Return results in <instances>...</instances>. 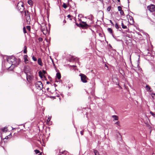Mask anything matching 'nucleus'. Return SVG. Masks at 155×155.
Segmentation results:
<instances>
[{
	"label": "nucleus",
	"instance_id": "obj_55",
	"mask_svg": "<svg viewBox=\"0 0 155 155\" xmlns=\"http://www.w3.org/2000/svg\"><path fill=\"white\" fill-rule=\"evenodd\" d=\"M49 89V88H47V91H48Z\"/></svg>",
	"mask_w": 155,
	"mask_h": 155
},
{
	"label": "nucleus",
	"instance_id": "obj_19",
	"mask_svg": "<svg viewBox=\"0 0 155 155\" xmlns=\"http://www.w3.org/2000/svg\"><path fill=\"white\" fill-rule=\"evenodd\" d=\"M146 90L147 91H150V87L148 85H146Z\"/></svg>",
	"mask_w": 155,
	"mask_h": 155
},
{
	"label": "nucleus",
	"instance_id": "obj_28",
	"mask_svg": "<svg viewBox=\"0 0 155 155\" xmlns=\"http://www.w3.org/2000/svg\"><path fill=\"white\" fill-rule=\"evenodd\" d=\"M39 75L41 78H42L43 75L42 72L41 71H39L38 72Z\"/></svg>",
	"mask_w": 155,
	"mask_h": 155
},
{
	"label": "nucleus",
	"instance_id": "obj_9",
	"mask_svg": "<svg viewBox=\"0 0 155 155\" xmlns=\"http://www.w3.org/2000/svg\"><path fill=\"white\" fill-rule=\"evenodd\" d=\"M24 14L25 16L26 17V19L27 20H28L30 19V15L28 11H26L25 10H24L22 12V14Z\"/></svg>",
	"mask_w": 155,
	"mask_h": 155
},
{
	"label": "nucleus",
	"instance_id": "obj_20",
	"mask_svg": "<svg viewBox=\"0 0 155 155\" xmlns=\"http://www.w3.org/2000/svg\"><path fill=\"white\" fill-rule=\"evenodd\" d=\"M24 50L23 52L25 54H26L27 52V47L26 46H25L24 47Z\"/></svg>",
	"mask_w": 155,
	"mask_h": 155
},
{
	"label": "nucleus",
	"instance_id": "obj_22",
	"mask_svg": "<svg viewBox=\"0 0 155 155\" xmlns=\"http://www.w3.org/2000/svg\"><path fill=\"white\" fill-rule=\"evenodd\" d=\"M108 31L110 34H112L113 33V31L111 28H108L107 29Z\"/></svg>",
	"mask_w": 155,
	"mask_h": 155
},
{
	"label": "nucleus",
	"instance_id": "obj_41",
	"mask_svg": "<svg viewBox=\"0 0 155 155\" xmlns=\"http://www.w3.org/2000/svg\"><path fill=\"white\" fill-rule=\"evenodd\" d=\"M151 95L152 97L154 98V97L153 96V95L155 96V94L154 93H152L151 94Z\"/></svg>",
	"mask_w": 155,
	"mask_h": 155
},
{
	"label": "nucleus",
	"instance_id": "obj_38",
	"mask_svg": "<svg viewBox=\"0 0 155 155\" xmlns=\"http://www.w3.org/2000/svg\"><path fill=\"white\" fill-rule=\"evenodd\" d=\"M150 114L153 116V117H155V114L152 112L151 111L150 112Z\"/></svg>",
	"mask_w": 155,
	"mask_h": 155
},
{
	"label": "nucleus",
	"instance_id": "obj_32",
	"mask_svg": "<svg viewBox=\"0 0 155 155\" xmlns=\"http://www.w3.org/2000/svg\"><path fill=\"white\" fill-rule=\"evenodd\" d=\"M32 58L34 61H36L37 60V58L34 56L32 57Z\"/></svg>",
	"mask_w": 155,
	"mask_h": 155
},
{
	"label": "nucleus",
	"instance_id": "obj_5",
	"mask_svg": "<svg viewBox=\"0 0 155 155\" xmlns=\"http://www.w3.org/2000/svg\"><path fill=\"white\" fill-rule=\"evenodd\" d=\"M36 88L39 90H41L43 88V85L41 81L36 82L35 84Z\"/></svg>",
	"mask_w": 155,
	"mask_h": 155
},
{
	"label": "nucleus",
	"instance_id": "obj_54",
	"mask_svg": "<svg viewBox=\"0 0 155 155\" xmlns=\"http://www.w3.org/2000/svg\"><path fill=\"white\" fill-rule=\"evenodd\" d=\"M76 25H77V26H79V24H78V23H76Z\"/></svg>",
	"mask_w": 155,
	"mask_h": 155
},
{
	"label": "nucleus",
	"instance_id": "obj_29",
	"mask_svg": "<svg viewBox=\"0 0 155 155\" xmlns=\"http://www.w3.org/2000/svg\"><path fill=\"white\" fill-rule=\"evenodd\" d=\"M63 7L65 9L67 7L66 4L65 3H63Z\"/></svg>",
	"mask_w": 155,
	"mask_h": 155
},
{
	"label": "nucleus",
	"instance_id": "obj_48",
	"mask_svg": "<svg viewBox=\"0 0 155 155\" xmlns=\"http://www.w3.org/2000/svg\"><path fill=\"white\" fill-rule=\"evenodd\" d=\"M50 120V119L49 118H48L47 120V121H49Z\"/></svg>",
	"mask_w": 155,
	"mask_h": 155
},
{
	"label": "nucleus",
	"instance_id": "obj_23",
	"mask_svg": "<svg viewBox=\"0 0 155 155\" xmlns=\"http://www.w3.org/2000/svg\"><path fill=\"white\" fill-rule=\"evenodd\" d=\"M27 57V56L26 55L25 57L24 58V61L26 64L28 63L27 61H28V60Z\"/></svg>",
	"mask_w": 155,
	"mask_h": 155
},
{
	"label": "nucleus",
	"instance_id": "obj_12",
	"mask_svg": "<svg viewBox=\"0 0 155 155\" xmlns=\"http://www.w3.org/2000/svg\"><path fill=\"white\" fill-rule=\"evenodd\" d=\"M41 30L44 34H45L47 33V28L45 25H44V26L41 25Z\"/></svg>",
	"mask_w": 155,
	"mask_h": 155
},
{
	"label": "nucleus",
	"instance_id": "obj_10",
	"mask_svg": "<svg viewBox=\"0 0 155 155\" xmlns=\"http://www.w3.org/2000/svg\"><path fill=\"white\" fill-rule=\"evenodd\" d=\"M26 78L28 82H30L33 79V76L32 74H26Z\"/></svg>",
	"mask_w": 155,
	"mask_h": 155
},
{
	"label": "nucleus",
	"instance_id": "obj_46",
	"mask_svg": "<svg viewBox=\"0 0 155 155\" xmlns=\"http://www.w3.org/2000/svg\"><path fill=\"white\" fill-rule=\"evenodd\" d=\"M67 17L68 18H70L71 17V15H68Z\"/></svg>",
	"mask_w": 155,
	"mask_h": 155
},
{
	"label": "nucleus",
	"instance_id": "obj_4",
	"mask_svg": "<svg viewBox=\"0 0 155 155\" xmlns=\"http://www.w3.org/2000/svg\"><path fill=\"white\" fill-rule=\"evenodd\" d=\"M24 72L26 74H32V71L30 67L28 65H25L24 67Z\"/></svg>",
	"mask_w": 155,
	"mask_h": 155
},
{
	"label": "nucleus",
	"instance_id": "obj_6",
	"mask_svg": "<svg viewBox=\"0 0 155 155\" xmlns=\"http://www.w3.org/2000/svg\"><path fill=\"white\" fill-rule=\"evenodd\" d=\"M79 76L81 77V81L84 83H86L87 82V77L84 74H79Z\"/></svg>",
	"mask_w": 155,
	"mask_h": 155
},
{
	"label": "nucleus",
	"instance_id": "obj_30",
	"mask_svg": "<svg viewBox=\"0 0 155 155\" xmlns=\"http://www.w3.org/2000/svg\"><path fill=\"white\" fill-rule=\"evenodd\" d=\"M27 29L29 31H30L31 30V27L30 26H26Z\"/></svg>",
	"mask_w": 155,
	"mask_h": 155
},
{
	"label": "nucleus",
	"instance_id": "obj_57",
	"mask_svg": "<svg viewBox=\"0 0 155 155\" xmlns=\"http://www.w3.org/2000/svg\"><path fill=\"white\" fill-rule=\"evenodd\" d=\"M154 153H152V155H154Z\"/></svg>",
	"mask_w": 155,
	"mask_h": 155
},
{
	"label": "nucleus",
	"instance_id": "obj_37",
	"mask_svg": "<svg viewBox=\"0 0 155 155\" xmlns=\"http://www.w3.org/2000/svg\"><path fill=\"white\" fill-rule=\"evenodd\" d=\"M38 41L40 42H41L43 40V39L42 38H38Z\"/></svg>",
	"mask_w": 155,
	"mask_h": 155
},
{
	"label": "nucleus",
	"instance_id": "obj_2",
	"mask_svg": "<svg viewBox=\"0 0 155 155\" xmlns=\"http://www.w3.org/2000/svg\"><path fill=\"white\" fill-rule=\"evenodd\" d=\"M0 132L2 135L6 133H7V136H12V133L8 130L7 127H5L4 128L0 129Z\"/></svg>",
	"mask_w": 155,
	"mask_h": 155
},
{
	"label": "nucleus",
	"instance_id": "obj_25",
	"mask_svg": "<svg viewBox=\"0 0 155 155\" xmlns=\"http://www.w3.org/2000/svg\"><path fill=\"white\" fill-rule=\"evenodd\" d=\"M41 138H42V140L43 142H45V140H44V136H41ZM48 137H49V136H48V137H47L46 139V141L48 140Z\"/></svg>",
	"mask_w": 155,
	"mask_h": 155
},
{
	"label": "nucleus",
	"instance_id": "obj_33",
	"mask_svg": "<svg viewBox=\"0 0 155 155\" xmlns=\"http://www.w3.org/2000/svg\"><path fill=\"white\" fill-rule=\"evenodd\" d=\"M111 9V7L110 6H108L107 8V10L108 11H109Z\"/></svg>",
	"mask_w": 155,
	"mask_h": 155
},
{
	"label": "nucleus",
	"instance_id": "obj_35",
	"mask_svg": "<svg viewBox=\"0 0 155 155\" xmlns=\"http://www.w3.org/2000/svg\"><path fill=\"white\" fill-rule=\"evenodd\" d=\"M115 124L117 125L118 126H120V122L119 121H117V122H116L115 123Z\"/></svg>",
	"mask_w": 155,
	"mask_h": 155
},
{
	"label": "nucleus",
	"instance_id": "obj_31",
	"mask_svg": "<svg viewBox=\"0 0 155 155\" xmlns=\"http://www.w3.org/2000/svg\"><path fill=\"white\" fill-rule=\"evenodd\" d=\"M114 38L117 41H122V40L119 39L117 38Z\"/></svg>",
	"mask_w": 155,
	"mask_h": 155
},
{
	"label": "nucleus",
	"instance_id": "obj_21",
	"mask_svg": "<svg viewBox=\"0 0 155 155\" xmlns=\"http://www.w3.org/2000/svg\"><path fill=\"white\" fill-rule=\"evenodd\" d=\"M121 25H122V28H123V29H126L127 28V27L126 26V25H124V24L123 23V21H122V23H121Z\"/></svg>",
	"mask_w": 155,
	"mask_h": 155
},
{
	"label": "nucleus",
	"instance_id": "obj_43",
	"mask_svg": "<svg viewBox=\"0 0 155 155\" xmlns=\"http://www.w3.org/2000/svg\"><path fill=\"white\" fill-rule=\"evenodd\" d=\"M109 21H110V23L113 25H114V23H113V22H112V21L111 20H109Z\"/></svg>",
	"mask_w": 155,
	"mask_h": 155
},
{
	"label": "nucleus",
	"instance_id": "obj_40",
	"mask_svg": "<svg viewBox=\"0 0 155 155\" xmlns=\"http://www.w3.org/2000/svg\"><path fill=\"white\" fill-rule=\"evenodd\" d=\"M120 12V14L121 15H123L124 14V12L123 10L121 11Z\"/></svg>",
	"mask_w": 155,
	"mask_h": 155
},
{
	"label": "nucleus",
	"instance_id": "obj_51",
	"mask_svg": "<svg viewBox=\"0 0 155 155\" xmlns=\"http://www.w3.org/2000/svg\"><path fill=\"white\" fill-rule=\"evenodd\" d=\"M46 83H47V84H48L50 83V82L49 81H47Z\"/></svg>",
	"mask_w": 155,
	"mask_h": 155
},
{
	"label": "nucleus",
	"instance_id": "obj_36",
	"mask_svg": "<svg viewBox=\"0 0 155 155\" xmlns=\"http://www.w3.org/2000/svg\"><path fill=\"white\" fill-rule=\"evenodd\" d=\"M118 11H120L122 10L121 7L120 6H118Z\"/></svg>",
	"mask_w": 155,
	"mask_h": 155
},
{
	"label": "nucleus",
	"instance_id": "obj_1",
	"mask_svg": "<svg viewBox=\"0 0 155 155\" xmlns=\"http://www.w3.org/2000/svg\"><path fill=\"white\" fill-rule=\"evenodd\" d=\"M4 61H2V65H4L9 70L12 71L14 68L17 67L21 62L19 59L16 58L15 56H5L4 57Z\"/></svg>",
	"mask_w": 155,
	"mask_h": 155
},
{
	"label": "nucleus",
	"instance_id": "obj_7",
	"mask_svg": "<svg viewBox=\"0 0 155 155\" xmlns=\"http://www.w3.org/2000/svg\"><path fill=\"white\" fill-rule=\"evenodd\" d=\"M79 20L81 21V23L79 24L81 27L83 28H87L89 27V25L86 23V22L81 21V19H79Z\"/></svg>",
	"mask_w": 155,
	"mask_h": 155
},
{
	"label": "nucleus",
	"instance_id": "obj_42",
	"mask_svg": "<svg viewBox=\"0 0 155 155\" xmlns=\"http://www.w3.org/2000/svg\"><path fill=\"white\" fill-rule=\"evenodd\" d=\"M83 15H82V14H80V15H78V17H80L81 18V17H83Z\"/></svg>",
	"mask_w": 155,
	"mask_h": 155
},
{
	"label": "nucleus",
	"instance_id": "obj_59",
	"mask_svg": "<svg viewBox=\"0 0 155 155\" xmlns=\"http://www.w3.org/2000/svg\"><path fill=\"white\" fill-rule=\"evenodd\" d=\"M100 1H102V0H99Z\"/></svg>",
	"mask_w": 155,
	"mask_h": 155
},
{
	"label": "nucleus",
	"instance_id": "obj_52",
	"mask_svg": "<svg viewBox=\"0 0 155 155\" xmlns=\"http://www.w3.org/2000/svg\"><path fill=\"white\" fill-rule=\"evenodd\" d=\"M51 97H53L54 98H55V97L54 96H51Z\"/></svg>",
	"mask_w": 155,
	"mask_h": 155
},
{
	"label": "nucleus",
	"instance_id": "obj_16",
	"mask_svg": "<svg viewBox=\"0 0 155 155\" xmlns=\"http://www.w3.org/2000/svg\"><path fill=\"white\" fill-rule=\"evenodd\" d=\"M112 117L114 119V120H117L118 119V116L115 115H114L112 116Z\"/></svg>",
	"mask_w": 155,
	"mask_h": 155
},
{
	"label": "nucleus",
	"instance_id": "obj_47",
	"mask_svg": "<svg viewBox=\"0 0 155 155\" xmlns=\"http://www.w3.org/2000/svg\"><path fill=\"white\" fill-rule=\"evenodd\" d=\"M83 131H81V135H83Z\"/></svg>",
	"mask_w": 155,
	"mask_h": 155
},
{
	"label": "nucleus",
	"instance_id": "obj_27",
	"mask_svg": "<svg viewBox=\"0 0 155 155\" xmlns=\"http://www.w3.org/2000/svg\"><path fill=\"white\" fill-rule=\"evenodd\" d=\"M34 151L36 154H37L40 153V151L37 149L35 150Z\"/></svg>",
	"mask_w": 155,
	"mask_h": 155
},
{
	"label": "nucleus",
	"instance_id": "obj_39",
	"mask_svg": "<svg viewBox=\"0 0 155 155\" xmlns=\"http://www.w3.org/2000/svg\"><path fill=\"white\" fill-rule=\"evenodd\" d=\"M50 58L51 59V61H52V63H53V66H54L55 67V64H54V61H53V60L52 59V58H51V57H50Z\"/></svg>",
	"mask_w": 155,
	"mask_h": 155
},
{
	"label": "nucleus",
	"instance_id": "obj_26",
	"mask_svg": "<svg viewBox=\"0 0 155 155\" xmlns=\"http://www.w3.org/2000/svg\"><path fill=\"white\" fill-rule=\"evenodd\" d=\"M115 27L117 29H118L120 28V26L118 25V24L117 23H116L115 25Z\"/></svg>",
	"mask_w": 155,
	"mask_h": 155
},
{
	"label": "nucleus",
	"instance_id": "obj_60",
	"mask_svg": "<svg viewBox=\"0 0 155 155\" xmlns=\"http://www.w3.org/2000/svg\"><path fill=\"white\" fill-rule=\"evenodd\" d=\"M59 155H62L61 154H59Z\"/></svg>",
	"mask_w": 155,
	"mask_h": 155
},
{
	"label": "nucleus",
	"instance_id": "obj_49",
	"mask_svg": "<svg viewBox=\"0 0 155 155\" xmlns=\"http://www.w3.org/2000/svg\"><path fill=\"white\" fill-rule=\"evenodd\" d=\"M63 23H66V21H65V20H64V21H63Z\"/></svg>",
	"mask_w": 155,
	"mask_h": 155
},
{
	"label": "nucleus",
	"instance_id": "obj_3",
	"mask_svg": "<svg viewBox=\"0 0 155 155\" xmlns=\"http://www.w3.org/2000/svg\"><path fill=\"white\" fill-rule=\"evenodd\" d=\"M17 8V9L20 13L22 14V12L24 11V7L23 3L22 2H20L18 3Z\"/></svg>",
	"mask_w": 155,
	"mask_h": 155
},
{
	"label": "nucleus",
	"instance_id": "obj_53",
	"mask_svg": "<svg viewBox=\"0 0 155 155\" xmlns=\"http://www.w3.org/2000/svg\"><path fill=\"white\" fill-rule=\"evenodd\" d=\"M38 155H42L41 153H40Z\"/></svg>",
	"mask_w": 155,
	"mask_h": 155
},
{
	"label": "nucleus",
	"instance_id": "obj_8",
	"mask_svg": "<svg viewBox=\"0 0 155 155\" xmlns=\"http://www.w3.org/2000/svg\"><path fill=\"white\" fill-rule=\"evenodd\" d=\"M147 8L150 12H153L155 10V5L151 4L150 5L148 6Z\"/></svg>",
	"mask_w": 155,
	"mask_h": 155
},
{
	"label": "nucleus",
	"instance_id": "obj_50",
	"mask_svg": "<svg viewBox=\"0 0 155 155\" xmlns=\"http://www.w3.org/2000/svg\"><path fill=\"white\" fill-rule=\"evenodd\" d=\"M81 1H84V2H87V0H80Z\"/></svg>",
	"mask_w": 155,
	"mask_h": 155
},
{
	"label": "nucleus",
	"instance_id": "obj_18",
	"mask_svg": "<svg viewBox=\"0 0 155 155\" xmlns=\"http://www.w3.org/2000/svg\"><path fill=\"white\" fill-rule=\"evenodd\" d=\"M56 77L58 79H60L61 78V75L60 73H57L56 74Z\"/></svg>",
	"mask_w": 155,
	"mask_h": 155
},
{
	"label": "nucleus",
	"instance_id": "obj_17",
	"mask_svg": "<svg viewBox=\"0 0 155 155\" xmlns=\"http://www.w3.org/2000/svg\"><path fill=\"white\" fill-rule=\"evenodd\" d=\"M94 152L95 155H99V153L98 151L96 150H94Z\"/></svg>",
	"mask_w": 155,
	"mask_h": 155
},
{
	"label": "nucleus",
	"instance_id": "obj_45",
	"mask_svg": "<svg viewBox=\"0 0 155 155\" xmlns=\"http://www.w3.org/2000/svg\"><path fill=\"white\" fill-rule=\"evenodd\" d=\"M42 72L44 74H45L46 73V71H45V70H43L42 71Z\"/></svg>",
	"mask_w": 155,
	"mask_h": 155
},
{
	"label": "nucleus",
	"instance_id": "obj_11",
	"mask_svg": "<svg viewBox=\"0 0 155 155\" xmlns=\"http://www.w3.org/2000/svg\"><path fill=\"white\" fill-rule=\"evenodd\" d=\"M0 138L1 139V144H2L3 142H4V143H6L7 142V140L9 138L8 136H6L5 138H3V136H0Z\"/></svg>",
	"mask_w": 155,
	"mask_h": 155
},
{
	"label": "nucleus",
	"instance_id": "obj_14",
	"mask_svg": "<svg viewBox=\"0 0 155 155\" xmlns=\"http://www.w3.org/2000/svg\"><path fill=\"white\" fill-rule=\"evenodd\" d=\"M38 64L40 65L41 66H43V63L41 58H39L38 59Z\"/></svg>",
	"mask_w": 155,
	"mask_h": 155
},
{
	"label": "nucleus",
	"instance_id": "obj_56",
	"mask_svg": "<svg viewBox=\"0 0 155 155\" xmlns=\"http://www.w3.org/2000/svg\"><path fill=\"white\" fill-rule=\"evenodd\" d=\"M120 138L121 139V140H122V138L121 137L122 136H120Z\"/></svg>",
	"mask_w": 155,
	"mask_h": 155
},
{
	"label": "nucleus",
	"instance_id": "obj_24",
	"mask_svg": "<svg viewBox=\"0 0 155 155\" xmlns=\"http://www.w3.org/2000/svg\"><path fill=\"white\" fill-rule=\"evenodd\" d=\"M28 3L30 5H32L33 4V2L31 0H28Z\"/></svg>",
	"mask_w": 155,
	"mask_h": 155
},
{
	"label": "nucleus",
	"instance_id": "obj_44",
	"mask_svg": "<svg viewBox=\"0 0 155 155\" xmlns=\"http://www.w3.org/2000/svg\"><path fill=\"white\" fill-rule=\"evenodd\" d=\"M66 151L65 150H64V151H63L61 153L60 152V153H61V154H64V153Z\"/></svg>",
	"mask_w": 155,
	"mask_h": 155
},
{
	"label": "nucleus",
	"instance_id": "obj_15",
	"mask_svg": "<svg viewBox=\"0 0 155 155\" xmlns=\"http://www.w3.org/2000/svg\"><path fill=\"white\" fill-rule=\"evenodd\" d=\"M94 18L93 16L92 15H90L89 16V18H88L91 21V23L93 22Z\"/></svg>",
	"mask_w": 155,
	"mask_h": 155
},
{
	"label": "nucleus",
	"instance_id": "obj_34",
	"mask_svg": "<svg viewBox=\"0 0 155 155\" xmlns=\"http://www.w3.org/2000/svg\"><path fill=\"white\" fill-rule=\"evenodd\" d=\"M23 31L24 33H26V28L25 27H24L23 28Z\"/></svg>",
	"mask_w": 155,
	"mask_h": 155
},
{
	"label": "nucleus",
	"instance_id": "obj_58",
	"mask_svg": "<svg viewBox=\"0 0 155 155\" xmlns=\"http://www.w3.org/2000/svg\"><path fill=\"white\" fill-rule=\"evenodd\" d=\"M54 85H55V86H56V85L55 84H54Z\"/></svg>",
	"mask_w": 155,
	"mask_h": 155
},
{
	"label": "nucleus",
	"instance_id": "obj_13",
	"mask_svg": "<svg viewBox=\"0 0 155 155\" xmlns=\"http://www.w3.org/2000/svg\"><path fill=\"white\" fill-rule=\"evenodd\" d=\"M127 16H128V17L127 16V17L128 18V20H129L130 21V24H134V21L133 18L131 16L129 15H127Z\"/></svg>",
	"mask_w": 155,
	"mask_h": 155
}]
</instances>
